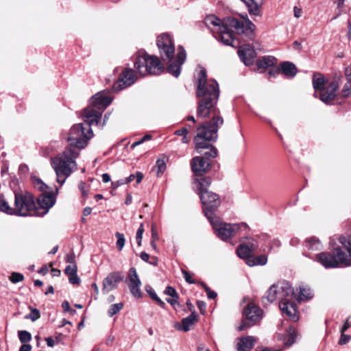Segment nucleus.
Instances as JSON below:
<instances>
[{
  "mask_svg": "<svg viewBox=\"0 0 351 351\" xmlns=\"http://www.w3.org/2000/svg\"><path fill=\"white\" fill-rule=\"evenodd\" d=\"M196 95L198 99L197 116L199 118H206L214 114L212 120L205 122L197 128V134L194 138L195 148L209 149L204 154L207 158H215L217 150L213 146H210L208 142L215 141L217 138L219 128L223 124V120L218 115L219 110L217 104L219 97V84L215 80L207 79L206 71L200 67L197 80Z\"/></svg>",
  "mask_w": 351,
  "mask_h": 351,
  "instance_id": "f257e3e1",
  "label": "nucleus"
},
{
  "mask_svg": "<svg viewBox=\"0 0 351 351\" xmlns=\"http://www.w3.org/2000/svg\"><path fill=\"white\" fill-rule=\"evenodd\" d=\"M205 25L214 34L217 39L223 44L237 47L233 32L237 34H252L255 29L254 24L247 19L239 21L232 17L224 19L223 23L214 15L207 16L204 19Z\"/></svg>",
  "mask_w": 351,
  "mask_h": 351,
  "instance_id": "f03ea898",
  "label": "nucleus"
},
{
  "mask_svg": "<svg viewBox=\"0 0 351 351\" xmlns=\"http://www.w3.org/2000/svg\"><path fill=\"white\" fill-rule=\"evenodd\" d=\"M157 46L160 50L163 60L169 61L167 70L174 77H178L180 74L181 66L186 60V51L182 47L178 49L176 58L173 59L175 47L171 36L168 34H162L156 40Z\"/></svg>",
  "mask_w": 351,
  "mask_h": 351,
  "instance_id": "7ed1b4c3",
  "label": "nucleus"
},
{
  "mask_svg": "<svg viewBox=\"0 0 351 351\" xmlns=\"http://www.w3.org/2000/svg\"><path fill=\"white\" fill-rule=\"evenodd\" d=\"M78 155L79 152L75 149L68 148L51 158V165L56 172L57 182L61 185L77 169L75 159Z\"/></svg>",
  "mask_w": 351,
  "mask_h": 351,
  "instance_id": "20e7f679",
  "label": "nucleus"
},
{
  "mask_svg": "<svg viewBox=\"0 0 351 351\" xmlns=\"http://www.w3.org/2000/svg\"><path fill=\"white\" fill-rule=\"evenodd\" d=\"M112 98L107 94L98 93L92 97L90 104L84 110L87 125H98L103 111L110 104Z\"/></svg>",
  "mask_w": 351,
  "mask_h": 351,
  "instance_id": "39448f33",
  "label": "nucleus"
},
{
  "mask_svg": "<svg viewBox=\"0 0 351 351\" xmlns=\"http://www.w3.org/2000/svg\"><path fill=\"white\" fill-rule=\"evenodd\" d=\"M134 64L138 73L145 76L147 74L159 75L163 71L157 56H149L145 51H138L134 56Z\"/></svg>",
  "mask_w": 351,
  "mask_h": 351,
  "instance_id": "423d86ee",
  "label": "nucleus"
},
{
  "mask_svg": "<svg viewBox=\"0 0 351 351\" xmlns=\"http://www.w3.org/2000/svg\"><path fill=\"white\" fill-rule=\"evenodd\" d=\"M87 124L84 120L83 123L75 125L71 128L67 141L71 147H74L73 149L85 147L88 141L93 137V133L90 128L92 125Z\"/></svg>",
  "mask_w": 351,
  "mask_h": 351,
  "instance_id": "0eeeda50",
  "label": "nucleus"
},
{
  "mask_svg": "<svg viewBox=\"0 0 351 351\" xmlns=\"http://www.w3.org/2000/svg\"><path fill=\"white\" fill-rule=\"evenodd\" d=\"M217 236L222 241H226L234 237L242 228L246 230L245 223H228L221 221L219 217L208 220Z\"/></svg>",
  "mask_w": 351,
  "mask_h": 351,
  "instance_id": "6e6552de",
  "label": "nucleus"
},
{
  "mask_svg": "<svg viewBox=\"0 0 351 351\" xmlns=\"http://www.w3.org/2000/svg\"><path fill=\"white\" fill-rule=\"evenodd\" d=\"M326 83L324 77L320 73H315L313 78V85L315 93L319 90V99L326 104H330L335 97L336 91L339 88L337 82L333 81L326 87L324 86Z\"/></svg>",
  "mask_w": 351,
  "mask_h": 351,
  "instance_id": "1a4fd4ad",
  "label": "nucleus"
},
{
  "mask_svg": "<svg viewBox=\"0 0 351 351\" xmlns=\"http://www.w3.org/2000/svg\"><path fill=\"white\" fill-rule=\"evenodd\" d=\"M34 207V199L31 194L15 193L14 215L36 216Z\"/></svg>",
  "mask_w": 351,
  "mask_h": 351,
  "instance_id": "9d476101",
  "label": "nucleus"
},
{
  "mask_svg": "<svg viewBox=\"0 0 351 351\" xmlns=\"http://www.w3.org/2000/svg\"><path fill=\"white\" fill-rule=\"evenodd\" d=\"M243 319L238 327V330H246L260 322L263 317V311L254 303H249L243 313Z\"/></svg>",
  "mask_w": 351,
  "mask_h": 351,
  "instance_id": "9b49d317",
  "label": "nucleus"
},
{
  "mask_svg": "<svg viewBox=\"0 0 351 351\" xmlns=\"http://www.w3.org/2000/svg\"><path fill=\"white\" fill-rule=\"evenodd\" d=\"M199 195L203 204L204 213L208 220L217 217L215 211L220 205V199L218 195L210 191H206Z\"/></svg>",
  "mask_w": 351,
  "mask_h": 351,
  "instance_id": "f8f14e48",
  "label": "nucleus"
},
{
  "mask_svg": "<svg viewBox=\"0 0 351 351\" xmlns=\"http://www.w3.org/2000/svg\"><path fill=\"white\" fill-rule=\"evenodd\" d=\"M55 202V194L53 192H44L38 197L36 204L35 203L34 214L37 217L45 215Z\"/></svg>",
  "mask_w": 351,
  "mask_h": 351,
  "instance_id": "ddd939ff",
  "label": "nucleus"
},
{
  "mask_svg": "<svg viewBox=\"0 0 351 351\" xmlns=\"http://www.w3.org/2000/svg\"><path fill=\"white\" fill-rule=\"evenodd\" d=\"M340 243L347 250L350 258H348L345 252H343L340 247H336L332 254L335 255V259L337 260V267L339 264H343L346 266L351 265V234L348 239L344 237L339 238Z\"/></svg>",
  "mask_w": 351,
  "mask_h": 351,
  "instance_id": "4468645a",
  "label": "nucleus"
},
{
  "mask_svg": "<svg viewBox=\"0 0 351 351\" xmlns=\"http://www.w3.org/2000/svg\"><path fill=\"white\" fill-rule=\"evenodd\" d=\"M126 283L130 289L131 294L134 298H140L142 297V292L141 290V282L137 274L136 269L134 267H131L130 269Z\"/></svg>",
  "mask_w": 351,
  "mask_h": 351,
  "instance_id": "2eb2a0df",
  "label": "nucleus"
},
{
  "mask_svg": "<svg viewBox=\"0 0 351 351\" xmlns=\"http://www.w3.org/2000/svg\"><path fill=\"white\" fill-rule=\"evenodd\" d=\"M234 39L237 40L236 47L239 48L237 53L240 59L246 66H250L253 64L254 58L256 56L254 48L252 47L250 45L239 46V40L235 37Z\"/></svg>",
  "mask_w": 351,
  "mask_h": 351,
  "instance_id": "dca6fc26",
  "label": "nucleus"
},
{
  "mask_svg": "<svg viewBox=\"0 0 351 351\" xmlns=\"http://www.w3.org/2000/svg\"><path fill=\"white\" fill-rule=\"evenodd\" d=\"M124 276L120 271H114L109 274L103 280V291L108 293L116 289L119 283L123 280Z\"/></svg>",
  "mask_w": 351,
  "mask_h": 351,
  "instance_id": "f3484780",
  "label": "nucleus"
},
{
  "mask_svg": "<svg viewBox=\"0 0 351 351\" xmlns=\"http://www.w3.org/2000/svg\"><path fill=\"white\" fill-rule=\"evenodd\" d=\"M136 80L134 71L132 69H125L121 74L119 80L115 86L119 90L123 89L133 84Z\"/></svg>",
  "mask_w": 351,
  "mask_h": 351,
  "instance_id": "a211bd4d",
  "label": "nucleus"
},
{
  "mask_svg": "<svg viewBox=\"0 0 351 351\" xmlns=\"http://www.w3.org/2000/svg\"><path fill=\"white\" fill-rule=\"evenodd\" d=\"M278 300L280 303L290 300L294 295L293 289L291 285L286 281L278 283Z\"/></svg>",
  "mask_w": 351,
  "mask_h": 351,
  "instance_id": "6ab92c4d",
  "label": "nucleus"
},
{
  "mask_svg": "<svg viewBox=\"0 0 351 351\" xmlns=\"http://www.w3.org/2000/svg\"><path fill=\"white\" fill-rule=\"evenodd\" d=\"M282 312L286 314L293 322H297L299 319L298 312L296 306L290 300L285 301L279 304Z\"/></svg>",
  "mask_w": 351,
  "mask_h": 351,
  "instance_id": "aec40b11",
  "label": "nucleus"
},
{
  "mask_svg": "<svg viewBox=\"0 0 351 351\" xmlns=\"http://www.w3.org/2000/svg\"><path fill=\"white\" fill-rule=\"evenodd\" d=\"M316 261L325 268L337 267L335 255L328 252H322L316 255Z\"/></svg>",
  "mask_w": 351,
  "mask_h": 351,
  "instance_id": "412c9836",
  "label": "nucleus"
},
{
  "mask_svg": "<svg viewBox=\"0 0 351 351\" xmlns=\"http://www.w3.org/2000/svg\"><path fill=\"white\" fill-rule=\"evenodd\" d=\"M191 169L196 174H201L206 172L210 166V163L205 160L203 157L196 156L191 160Z\"/></svg>",
  "mask_w": 351,
  "mask_h": 351,
  "instance_id": "4be33fe9",
  "label": "nucleus"
},
{
  "mask_svg": "<svg viewBox=\"0 0 351 351\" xmlns=\"http://www.w3.org/2000/svg\"><path fill=\"white\" fill-rule=\"evenodd\" d=\"M256 343V339L252 336H247L238 339L237 343V351H250Z\"/></svg>",
  "mask_w": 351,
  "mask_h": 351,
  "instance_id": "5701e85b",
  "label": "nucleus"
},
{
  "mask_svg": "<svg viewBox=\"0 0 351 351\" xmlns=\"http://www.w3.org/2000/svg\"><path fill=\"white\" fill-rule=\"evenodd\" d=\"M280 70L285 75L289 77H294L297 72V68L291 62H283L280 64Z\"/></svg>",
  "mask_w": 351,
  "mask_h": 351,
  "instance_id": "b1692460",
  "label": "nucleus"
},
{
  "mask_svg": "<svg viewBox=\"0 0 351 351\" xmlns=\"http://www.w3.org/2000/svg\"><path fill=\"white\" fill-rule=\"evenodd\" d=\"M277 60L272 56H265L256 63L258 69L265 70L276 64Z\"/></svg>",
  "mask_w": 351,
  "mask_h": 351,
  "instance_id": "393cba45",
  "label": "nucleus"
},
{
  "mask_svg": "<svg viewBox=\"0 0 351 351\" xmlns=\"http://www.w3.org/2000/svg\"><path fill=\"white\" fill-rule=\"evenodd\" d=\"M198 315L195 312H192L188 317L182 319V327L185 332L189 331L191 326L197 320Z\"/></svg>",
  "mask_w": 351,
  "mask_h": 351,
  "instance_id": "a878e982",
  "label": "nucleus"
},
{
  "mask_svg": "<svg viewBox=\"0 0 351 351\" xmlns=\"http://www.w3.org/2000/svg\"><path fill=\"white\" fill-rule=\"evenodd\" d=\"M252 253V251L249 248L248 245H246V243L241 244L237 250V255L240 258L245 259V261L247 258H252L251 254Z\"/></svg>",
  "mask_w": 351,
  "mask_h": 351,
  "instance_id": "bb28decb",
  "label": "nucleus"
},
{
  "mask_svg": "<svg viewBox=\"0 0 351 351\" xmlns=\"http://www.w3.org/2000/svg\"><path fill=\"white\" fill-rule=\"evenodd\" d=\"M278 289L277 283L270 287V288L267 291L266 295L264 297V299H266L269 303H271L278 300Z\"/></svg>",
  "mask_w": 351,
  "mask_h": 351,
  "instance_id": "cd10ccee",
  "label": "nucleus"
},
{
  "mask_svg": "<svg viewBox=\"0 0 351 351\" xmlns=\"http://www.w3.org/2000/svg\"><path fill=\"white\" fill-rule=\"evenodd\" d=\"M267 262V258L265 255H260L256 257L252 256L251 258H247L246 263L250 266L255 265H265Z\"/></svg>",
  "mask_w": 351,
  "mask_h": 351,
  "instance_id": "c85d7f7f",
  "label": "nucleus"
},
{
  "mask_svg": "<svg viewBox=\"0 0 351 351\" xmlns=\"http://www.w3.org/2000/svg\"><path fill=\"white\" fill-rule=\"evenodd\" d=\"M197 182L199 194L201 195L204 192L208 191V187L211 183V179L209 177L202 178L197 180Z\"/></svg>",
  "mask_w": 351,
  "mask_h": 351,
  "instance_id": "c756f323",
  "label": "nucleus"
},
{
  "mask_svg": "<svg viewBox=\"0 0 351 351\" xmlns=\"http://www.w3.org/2000/svg\"><path fill=\"white\" fill-rule=\"evenodd\" d=\"M305 247L308 250L317 251L321 249L322 244L317 239L312 237L306 241Z\"/></svg>",
  "mask_w": 351,
  "mask_h": 351,
  "instance_id": "7c9ffc66",
  "label": "nucleus"
},
{
  "mask_svg": "<svg viewBox=\"0 0 351 351\" xmlns=\"http://www.w3.org/2000/svg\"><path fill=\"white\" fill-rule=\"evenodd\" d=\"M0 211L9 215H14V208L10 207L3 196L0 195Z\"/></svg>",
  "mask_w": 351,
  "mask_h": 351,
  "instance_id": "2f4dec72",
  "label": "nucleus"
},
{
  "mask_svg": "<svg viewBox=\"0 0 351 351\" xmlns=\"http://www.w3.org/2000/svg\"><path fill=\"white\" fill-rule=\"evenodd\" d=\"M313 298V292L312 291L304 286H301L300 287V295L298 299L300 301L302 300H308Z\"/></svg>",
  "mask_w": 351,
  "mask_h": 351,
  "instance_id": "473e14b6",
  "label": "nucleus"
},
{
  "mask_svg": "<svg viewBox=\"0 0 351 351\" xmlns=\"http://www.w3.org/2000/svg\"><path fill=\"white\" fill-rule=\"evenodd\" d=\"M295 337L296 335L295 328L292 327L289 328V330H287V338L284 342L285 345L286 346H291L293 343H294L295 341Z\"/></svg>",
  "mask_w": 351,
  "mask_h": 351,
  "instance_id": "72a5a7b5",
  "label": "nucleus"
},
{
  "mask_svg": "<svg viewBox=\"0 0 351 351\" xmlns=\"http://www.w3.org/2000/svg\"><path fill=\"white\" fill-rule=\"evenodd\" d=\"M148 294L150 295V297L157 302V304L162 308H165V303L160 300L159 297H158L157 294L156 293L155 291L150 287L147 288L146 289Z\"/></svg>",
  "mask_w": 351,
  "mask_h": 351,
  "instance_id": "f704fd0d",
  "label": "nucleus"
},
{
  "mask_svg": "<svg viewBox=\"0 0 351 351\" xmlns=\"http://www.w3.org/2000/svg\"><path fill=\"white\" fill-rule=\"evenodd\" d=\"M123 307V304L122 302L113 304L110 306L109 310L108 311V315L110 317H112L115 314L118 313Z\"/></svg>",
  "mask_w": 351,
  "mask_h": 351,
  "instance_id": "c9c22d12",
  "label": "nucleus"
},
{
  "mask_svg": "<svg viewBox=\"0 0 351 351\" xmlns=\"http://www.w3.org/2000/svg\"><path fill=\"white\" fill-rule=\"evenodd\" d=\"M135 178H136V183L139 184L143 178V174L141 172L138 171L135 175L131 174L130 176H128L123 180L125 184H127L132 182Z\"/></svg>",
  "mask_w": 351,
  "mask_h": 351,
  "instance_id": "e433bc0d",
  "label": "nucleus"
},
{
  "mask_svg": "<svg viewBox=\"0 0 351 351\" xmlns=\"http://www.w3.org/2000/svg\"><path fill=\"white\" fill-rule=\"evenodd\" d=\"M18 335L19 340L22 343H27L32 340V335L28 331L19 330Z\"/></svg>",
  "mask_w": 351,
  "mask_h": 351,
  "instance_id": "4c0bfd02",
  "label": "nucleus"
},
{
  "mask_svg": "<svg viewBox=\"0 0 351 351\" xmlns=\"http://www.w3.org/2000/svg\"><path fill=\"white\" fill-rule=\"evenodd\" d=\"M155 168L157 169V176L162 174L166 169V162L164 159H158Z\"/></svg>",
  "mask_w": 351,
  "mask_h": 351,
  "instance_id": "58836bf2",
  "label": "nucleus"
},
{
  "mask_svg": "<svg viewBox=\"0 0 351 351\" xmlns=\"http://www.w3.org/2000/svg\"><path fill=\"white\" fill-rule=\"evenodd\" d=\"M115 237L117 239V247L119 251H121V250H122V249L123 248V247L125 245V240L124 235L120 232H117L115 234Z\"/></svg>",
  "mask_w": 351,
  "mask_h": 351,
  "instance_id": "ea45409f",
  "label": "nucleus"
},
{
  "mask_svg": "<svg viewBox=\"0 0 351 351\" xmlns=\"http://www.w3.org/2000/svg\"><path fill=\"white\" fill-rule=\"evenodd\" d=\"M33 185L35 189L40 191H45L47 188V186L39 178L34 179Z\"/></svg>",
  "mask_w": 351,
  "mask_h": 351,
  "instance_id": "a19ab883",
  "label": "nucleus"
},
{
  "mask_svg": "<svg viewBox=\"0 0 351 351\" xmlns=\"http://www.w3.org/2000/svg\"><path fill=\"white\" fill-rule=\"evenodd\" d=\"M24 276L22 274L13 272L10 276V280L12 283H17L23 281Z\"/></svg>",
  "mask_w": 351,
  "mask_h": 351,
  "instance_id": "79ce46f5",
  "label": "nucleus"
},
{
  "mask_svg": "<svg viewBox=\"0 0 351 351\" xmlns=\"http://www.w3.org/2000/svg\"><path fill=\"white\" fill-rule=\"evenodd\" d=\"M143 232H144V226H143V224L141 223L140 225L139 228H138L136 234V239L138 246L141 245Z\"/></svg>",
  "mask_w": 351,
  "mask_h": 351,
  "instance_id": "37998d69",
  "label": "nucleus"
},
{
  "mask_svg": "<svg viewBox=\"0 0 351 351\" xmlns=\"http://www.w3.org/2000/svg\"><path fill=\"white\" fill-rule=\"evenodd\" d=\"M31 313L26 317L30 319L32 322L36 321L40 317V312L37 308H30Z\"/></svg>",
  "mask_w": 351,
  "mask_h": 351,
  "instance_id": "c03bdc74",
  "label": "nucleus"
},
{
  "mask_svg": "<svg viewBox=\"0 0 351 351\" xmlns=\"http://www.w3.org/2000/svg\"><path fill=\"white\" fill-rule=\"evenodd\" d=\"M77 265L76 264H69L65 269V274L67 276L77 274Z\"/></svg>",
  "mask_w": 351,
  "mask_h": 351,
  "instance_id": "a18cd8bd",
  "label": "nucleus"
},
{
  "mask_svg": "<svg viewBox=\"0 0 351 351\" xmlns=\"http://www.w3.org/2000/svg\"><path fill=\"white\" fill-rule=\"evenodd\" d=\"M341 93L344 97H347L351 95V82L348 81L347 83L345 84Z\"/></svg>",
  "mask_w": 351,
  "mask_h": 351,
  "instance_id": "49530a36",
  "label": "nucleus"
},
{
  "mask_svg": "<svg viewBox=\"0 0 351 351\" xmlns=\"http://www.w3.org/2000/svg\"><path fill=\"white\" fill-rule=\"evenodd\" d=\"M166 295H169L172 298H178V295L177 293L176 290L172 287H167L164 292Z\"/></svg>",
  "mask_w": 351,
  "mask_h": 351,
  "instance_id": "de8ad7c7",
  "label": "nucleus"
},
{
  "mask_svg": "<svg viewBox=\"0 0 351 351\" xmlns=\"http://www.w3.org/2000/svg\"><path fill=\"white\" fill-rule=\"evenodd\" d=\"M151 138H152L151 135L146 134L141 140L134 142L131 145V148L134 149L136 146L143 143L146 141L150 140Z\"/></svg>",
  "mask_w": 351,
  "mask_h": 351,
  "instance_id": "09e8293b",
  "label": "nucleus"
},
{
  "mask_svg": "<svg viewBox=\"0 0 351 351\" xmlns=\"http://www.w3.org/2000/svg\"><path fill=\"white\" fill-rule=\"evenodd\" d=\"M79 189L80 190L82 195L84 197H86L88 195V189L85 182H80L79 184Z\"/></svg>",
  "mask_w": 351,
  "mask_h": 351,
  "instance_id": "8fccbe9b",
  "label": "nucleus"
},
{
  "mask_svg": "<svg viewBox=\"0 0 351 351\" xmlns=\"http://www.w3.org/2000/svg\"><path fill=\"white\" fill-rule=\"evenodd\" d=\"M246 245H248L249 248L254 252L258 247V243L256 240L250 239Z\"/></svg>",
  "mask_w": 351,
  "mask_h": 351,
  "instance_id": "3c124183",
  "label": "nucleus"
},
{
  "mask_svg": "<svg viewBox=\"0 0 351 351\" xmlns=\"http://www.w3.org/2000/svg\"><path fill=\"white\" fill-rule=\"evenodd\" d=\"M69 276V281L70 283L73 285H79L80 283V279L78 277L77 274H73L68 276Z\"/></svg>",
  "mask_w": 351,
  "mask_h": 351,
  "instance_id": "603ef678",
  "label": "nucleus"
},
{
  "mask_svg": "<svg viewBox=\"0 0 351 351\" xmlns=\"http://www.w3.org/2000/svg\"><path fill=\"white\" fill-rule=\"evenodd\" d=\"M62 307L64 311L70 312L72 315L76 313L75 310L71 308L69 302L64 301L62 304Z\"/></svg>",
  "mask_w": 351,
  "mask_h": 351,
  "instance_id": "864d4df0",
  "label": "nucleus"
},
{
  "mask_svg": "<svg viewBox=\"0 0 351 351\" xmlns=\"http://www.w3.org/2000/svg\"><path fill=\"white\" fill-rule=\"evenodd\" d=\"M182 273L184 276V278L185 279V280L189 283V284H195V280H193L191 276V275L189 274V272H187L186 270L184 269H182Z\"/></svg>",
  "mask_w": 351,
  "mask_h": 351,
  "instance_id": "5fc2aeb1",
  "label": "nucleus"
},
{
  "mask_svg": "<svg viewBox=\"0 0 351 351\" xmlns=\"http://www.w3.org/2000/svg\"><path fill=\"white\" fill-rule=\"evenodd\" d=\"M350 337L348 335H345L344 332L341 333L339 343L340 345H344L350 341Z\"/></svg>",
  "mask_w": 351,
  "mask_h": 351,
  "instance_id": "6e6d98bb",
  "label": "nucleus"
},
{
  "mask_svg": "<svg viewBox=\"0 0 351 351\" xmlns=\"http://www.w3.org/2000/svg\"><path fill=\"white\" fill-rule=\"evenodd\" d=\"M75 255L74 252H71L66 256L65 260L66 263L69 264H75Z\"/></svg>",
  "mask_w": 351,
  "mask_h": 351,
  "instance_id": "4d7b16f0",
  "label": "nucleus"
},
{
  "mask_svg": "<svg viewBox=\"0 0 351 351\" xmlns=\"http://www.w3.org/2000/svg\"><path fill=\"white\" fill-rule=\"evenodd\" d=\"M345 75L348 81L351 82V64L345 69Z\"/></svg>",
  "mask_w": 351,
  "mask_h": 351,
  "instance_id": "13d9d810",
  "label": "nucleus"
},
{
  "mask_svg": "<svg viewBox=\"0 0 351 351\" xmlns=\"http://www.w3.org/2000/svg\"><path fill=\"white\" fill-rule=\"evenodd\" d=\"M197 305L202 313H204L206 307V303L202 301H197Z\"/></svg>",
  "mask_w": 351,
  "mask_h": 351,
  "instance_id": "bf43d9fd",
  "label": "nucleus"
},
{
  "mask_svg": "<svg viewBox=\"0 0 351 351\" xmlns=\"http://www.w3.org/2000/svg\"><path fill=\"white\" fill-rule=\"evenodd\" d=\"M189 133V130L186 128H182L180 130H176L175 132V134L178 136H184L187 135Z\"/></svg>",
  "mask_w": 351,
  "mask_h": 351,
  "instance_id": "052dcab7",
  "label": "nucleus"
},
{
  "mask_svg": "<svg viewBox=\"0 0 351 351\" xmlns=\"http://www.w3.org/2000/svg\"><path fill=\"white\" fill-rule=\"evenodd\" d=\"M152 240L157 241L158 240L159 237L157 233V231L154 226L152 227Z\"/></svg>",
  "mask_w": 351,
  "mask_h": 351,
  "instance_id": "680f3d73",
  "label": "nucleus"
},
{
  "mask_svg": "<svg viewBox=\"0 0 351 351\" xmlns=\"http://www.w3.org/2000/svg\"><path fill=\"white\" fill-rule=\"evenodd\" d=\"M140 257L143 261L147 263L149 262V255L147 253L142 252L140 254Z\"/></svg>",
  "mask_w": 351,
  "mask_h": 351,
  "instance_id": "e2e57ef3",
  "label": "nucleus"
},
{
  "mask_svg": "<svg viewBox=\"0 0 351 351\" xmlns=\"http://www.w3.org/2000/svg\"><path fill=\"white\" fill-rule=\"evenodd\" d=\"M178 298H172L171 299H167V302L169 303L173 306H175L176 304H178Z\"/></svg>",
  "mask_w": 351,
  "mask_h": 351,
  "instance_id": "0e129e2a",
  "label": "nucleus"
},
{
  "mask_svg": "<svg viewBox=\"0 0 351 351\" xmlns=\"http://www.w3.org/2000/svg\"><path fill=\"white\" fill-rule=\"evenodd\" d=\"M32 350V346L29 345V344H23L20 349H19V351H31Z\"/></svg>",
  "mask_w": 351,
  "mask_h": 351,
  "instance_id": "69168bd1",
  "label": "nucleus"
},
{
  "mask_svg": "<svg viewBox=\"0 0 351 351\" xmlns=\"http://www.w3.org/2000/svg\"><path fill=\"white\" fill-rule=\"evenodd\" d=\"M45 341L47 342V345L49 347H53L55 345V341L52 337H47L45 339Z\"/></svg>",
  "mask_w": 351,
  "mask_h": 351,
  "instance_id": "338daca9",
  "label": "nucleus"
},
{
  "mask_svg": "<svg viewBox=\"0 0 351 351\" xmlns=\"http://www.w3.org/2000/svg\"><path fill=\"white\" fill-rule=\"evenodd\" d=\"M124 184H125L124 180H118L117 182H112V186H113L114 189H116V188L119 187V186Z\"/></svg>",
  "mask_w": 351,
  "mask_h": 351,
  "instance_id": "774afa93",
  "label": "nucleus"
}]
</instances>
